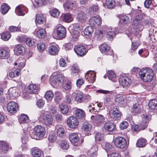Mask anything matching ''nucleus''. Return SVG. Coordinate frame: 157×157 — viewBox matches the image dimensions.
Returning <instances> with one entry per match:
<instances>
[{
    "label": "nucleus",
    "mask_w": 157,
    "mask_h": 157,
    "mask_svg": "<svg viewBox=\"0 0 157 157\" xmlns=\"http://www.w3.org/2000/svg\"><path fill=\"white\" fill-rule=\"evenodd\" d=\"M140 77L143 81L149 82L153 78L154 73L153 70L149 68H143L139 72Z\"/></svg>",
    "instance_id": "obj_1"
},
{
    "label": "nucleus",
    "mask_w": 157,
    "mask_h": 157,
    "mask_svg": "<svg viewBox=\"0 0 157 157\" xmlns=\"http://www.w3.org/2000/svg\"><path fill=\"white\" fill-rule=\"evenodd\" d=\"M39 118L42 119L44 124L47 126H51L53 124V117L47 111H41Z\"/></svg>",
    "instance_id": "obj_2"
},
{
    "label": "nucleus",
    "mask_w": 157,
    "mask_h": 157,
    "mask_svg": "<svg viewBox=\"0 0 157 157\" xmlns=\"http://www.w3.org/2000/svg\"><path fill=\"white\" fill-rule=\"evenodd\" d=\"M68 29L71 35L72 41H75L77 40L80 35L79 26L78 25H71Z\"/></svg>",
    "instance_id": "obj_3"
},
{
    "label": "nucleus",
    "mask_w": 157,
    "mask_h": 157,
    "mask_svg": "<svg viewBox=\"0 0 157 157\" xmlns=\"http://www.w3.org/2000/svg\"><path fill=\"white\" fill-rule=\"evenodd\" d=\"M62 75L60 74H56L51 76L50 77V82L52 86H57L63 82Z\"/></svg>",
    "instance_id": "obj_4"
},
{
    "label": "nucleus",
    "mask_w": 157,
    "mask_h": 157,
    "mask_svg": "<svg viewBox=\"0 0 157 157\" xmlns=\"http://www.w3.org/2000/svg\"><path fill=\"white\" fill-rule=\"evenodd\" d=\"M106 32V37L108 40H112L117 34L116 28H112L110 27H106L105 28Z\"/></svg>",
    "instance_id": "obj_5"
},
{
    "label": "nucleus",
    "mask_w": 157,
    "mask_h": 157,
    "mask_svg": "<svg viewBox=\"0 0 157 157\" xmlns=\"http://www.w3.org/2000/svg\"><path fill=\"white\" fill-rule=\"evenodd\" d=\"M114 142L115 145L117 147L121 149L124 148L127 144L125 139L121 136L117 137L114 140Z\"/></svg>",
    "instance_id": "obj_6"
},
{
    "label": "nucleus",
    "mask_w": 157,
    "mask_h": 157,
    "mask_svg": "<svg viewBox=\"0 0 157 157\" xmlns=\"http://www.w3.org/2000/svg\"><path fill=\"white\" fill-rule=\"evenodd\" d=\"M143 18L141 15H138L135 17L132 23L133 25L136 29L141 30L143 28L142 22Z\"/></svg>",
    "instance_id": "obj_7"
},
{
    "label": "nucleus",
    "mask_w": 157,
    "mask_h": 157,
    "mask_svg": "<svg viewBox=\"0 0 157 157\" xmlns=\"http://www.w3.org/2000/svg\"><path fill=\"white\" fill-rule=\"evenodd\" d=\"M34 132L35 135L39 137H42L45 134V129L43 126L38 125L34 128Z\"/></svg>",
    "instance_id": "obj_8"
},
{
    "label": "nucleus",
    "mask_w": 157,
    "mask_h": 157,
    "mask_svg": "<svg viewBox=\"0 0 157 157\" xmlns=\"http://www.w3.org/2000/svg\"><path fill=\"white\" fill-rule=\"evenodd\" d=\"M121 113L117 108H114L109 112V116L114 120L119 119L121 118Z\"/></svg>",
    "instance_id": "obj_9"
},
{
    "label": "nucleus",
    "mask_w": 157,
    "mask_h": 157,
    "mask_svg": "<svg viewBox=\"0 0 157 157\" xmlns=\"http://www.w3.org/2000/svg\"><path fill=\"white\" fill-rule=\"evenodd\" d=\"M78 123V119L75 117H70L67 120V125L71 128H76L77 127Z\"/></svg>",
    "instance_id": "obj_10"
},
{
    "label": "nucleus",
    "mask_w": 157,
    "mask_h": 157,
    "mask_svg": "<svg viewBox=\"0 0 157 157\" xmlns=\"http://www.w3.org/2000/svg\"><path fill=\"white\" fill-rule=\"evenodd\" d=\"M85 78L87 81L90 83H93L95 80L96 73L94 71H89L86 74Z\"/></svg>",
    "instance_id": "obj_11"
},
{
    "label": "nucleus",
    "mask_w": 157,
    "mask_h": 157,
    "mask_svg": "<svg viewBox=\"0 0 157 157\" xmlns=\"http://www.w3.org/2000/svg\"><path fill=\"white\" fill-rule=\"evenodd\" d=\"M89 22L90 25L97 27L101 25V20L99 16H94L89 20Z\"/></svg>",
    "instance_id": "obj_12"
},
{
    "label": "nucleus",
    "mask_w": 157,
    "mask_h": 157,
    "mask_svg": "<svg viewBox=\"0 0 157 157\" xmlns=\"http://www.w3.org/2000/svg\"><path fill=\"white\" fill-rule=\"evenodd\" d=\"M7 109L8 111L11 113H15L18 109V105L16 102L11 101L7 104Z\"/></svg>",
    "instance_id": "obj_13"
},
{
    "label": "nucleus",
    "mask_w": 157,
    "mask_h": 157,
    "mask_svg": "<svg viewBox=\"0 0 157 157\" xmlns=\"http://www.w3.org/2000/svg\"><path fill=\"white\" fill-rule=\"evenodd\" d=\"M119 82L123 87L129 86L132 82L131 79L125 76H121L119 79Z\"/></svg>",
    "instance_id": "obj_14"
},
{
    "label": "nucleus",
    "mask_w": 157,
    "mask_h": 157,
    "mask_svg": "<svg viewBox=\"0 0 157 157\" xmlns=\"http://www.w3.org/2000/svg\"><path fill=\"white\" fill-rule=\"evenodd\" d=\"M27 8L22 5L18 6L15 9V13L18 15L24 16L28 11Z\"/></svg>",
    "instance_id": "obj_15"
},
{
    "label": "nucleus",
    "mask_w": 157,
    "mask_h": 157,
    "mask_svg": "<svg viewBox=\"0 0 157 157\" xmlns=\"http://www.w3.org/2000/svg\"><path fill=\"white\" fill-rule=\"evenodd\" d=\"M57 36L59 39H62L65 37L66 35V30L63 26H59L57 29Z\"/></svg>",
    "instance_id": "obj_16"
},
{
    "label": "nucleus",
    "mask_w": 157,
    "mask_h": 157,
    "mask_svg": "<svg viewBox=\"0 0 157 157\" xmlns=\"http://www.w3.org/2000/svg\"><path fill=\"white\" fill-rule=\"evenodd\" d=\"M115 101L121 106H124L126 103L125 97L122 94H117L115 98Z\"/></svg>",
    "instance_id": "obj_17"
},
{
    "label": "nucleus",
    "mask_w": 157,
    "mask_h": 157,
    "mask_svg": "<svg viewBox=\"0 0 157 157\" xmlns=\"http://www.w3.org/2000/svg\"><path fill=\"white\" fill-rule=\"evenodd\" d=\"M77 19L79 22L81 23H84L87 19V14L84 12L80 11L78 13Z\"/></svg>",
    "instance_id": "obj_18"
},
{
    "label": "nucleus",
    "mask_w": 157,
    "mask_h": 157,
    "mask_svg": "<svg viewBox=\"0 0 157 157\" xmlns=\"http://www.w3.org/2000/svg\"><path fill=\"white\" fill-rule=\"evenodd\" d=\"M91 119L94 122L99 124L103 123L105 120V117L101 114L97 115L95 116H92Z\"/></svg>",
    "instance_id": "obj_19"
},
{
    "label": "nucleus",
    "mask_w": 157,
    "mask_h": 157,
    "mask_svg": "<svg viewBox=\"0 0 157 157\" xmlns=\"http://www.w3.org/2000/svg\"><path fill=\"white\" fill-rule=\"evenodd\" d=\"M76 5V3L75 2L68 0L65 3H63V6L65 10L69 11L71 10Z\"/></svg>",
    "instance_id": "obj_20"
},
{
    "label": "nucleus",
    "mask_w": 157,
    "mask_h": 157,
    "mask_svg": "<svg viewBox=\"0 0 157 157\" xmlns=\"http://www.w3.org/2000/svg\"><path fill=\"white\" fill-rule=\"evenodd\" d=\"M75 51L77 55L81 56H84L86 53V48L82 45L77 46Z\"/></svg>",
    "instance_id": "obj_21"
},
{
    "label": "nucleus",
    "mask_w": 157,
    "mask_h": 157,
    "mask_svg": "<svg viewBox=\"0 0 157 157\" xmlns=\"http://www.w3.org/2000/svg\"><path fill=\"white\" fill-rule=\"evenodd\" d=\"M46 19L42 14H37L36 16L35 22L37 24L41 25L46 22Z\"/></svg>",
    "instance_id": "obj_22"
},
{
    "label": "nucleus",
    "mask_w": 157,
    "mask_h": 157,
    "mask_svg": "<svg viewBox=\"0 0 157 157\" xmlns=\"http://www.w3.org/2000/svg\"><path fill=\"white\" fill-rule=\"evenodd\" d=\"M14 51L17 55L23 54L25 53V49L24 47L21 44H17L15 45Z\"/></svg>",
    "instance_id": "obj_23"
},
{
    "label": "nucleus",
    "mask_w": 157,
    "mask_h": 157,
    "mask_svg": "<svg viewBox=\"0 0 157 157\" xmlns=\"http://www.w3.org/2000/svg\"><path fill=\"white\" fill-rule=\"evenodd\" d=\"M69 139L71 142L75 145H78V142L79 140V137L78 135L75 133H71L70 135Z\"/></svg>",
    "instance_id": "obj_24"
},
{
    "label": "nucleus",
    "mask_w": 157,
    "mask_h": 157,
    "mask_svg": "<svg viewBox=\"0 0 157 157\" xmlns=\"http://www.w3.org/2000/svg\"><path fill=\"white\" fill-rule=\"evenodd\" d=\"M75 100L78 103L84 102V98L83 93L81 92H78L76 94L75 98Z\"/></svg>",
    "instance_id": "obj_25"
},
{
    "label": "nucleus",
    "mask_w": 157,
    "mask_h": 157,
    "mask_svg": "<svg viewBox=\"0 0 157 157\" xmlns=\"http://www.w3.org/2000/svg\"><path fill=\"white\" fill-rule=\"evenodd\" d=\"M9 148L8 144L4 141H0V151L1 152L6 153Z\"/></svg>",
    "instance_id": "obj_26"
},
{
    "label": "nucleus",
    "mask_w": 157,
    "mask_h": 157,
    "mask_svg": "<svg viewBox=\"0 0 157 157\" xmlns=\"http://www.w3.org/2000/svg\"><path fill=\"white\" fill-rule=\"evenodd\" d=\"M115 126L112 122L108 121L105 123L104 125V128L105 130L109 132L113 131L115 128Z\"/></svg>",
    "instance_id": "obj_27"
},
{
    "label": "nucleus",
    "mask_w": 157,
    "mask_h": 157,
    "mask_svg": "<svg viewBox=\"0 0 157 157\" xmlns=\"http://www.w3.org/2000/svg\"><path fill=\"white\" fill-rule=\"evenodd\" d=\"M15 88H10L8 92L7 98L10 99H14L16 96H17Z\"/></svg>",
    "instance_id": "obj_28"
},
{
    "label": "nucleus",
    "mask_w": 157,
    "mask_h": 157,
    "mask_svg": "<svg viewBox=\"0 0 157 157\" xmlns=\"http://www.w3.org/2000/svg\"><path fill=\"white\" fill-rule=\"evenodd\" d=\"M58 50L56 46L55 45H50L48 49V52L52 55H55L58 53Z\"/></svg>",
    "instance_id": "obj_29"
},
{
    "label": "nucleus",
    "mask_w": 157,
    "mask_h": 157,
    "mask_svg": "<svg viewBox=\"0 0 157 157\" xmlns=\"http://www.w3.org/2000/svg\"><path fill=\"white\" fill-rule=\"evenodd\" d=\"M31 153L33 157H40L42 151L38 148H33L31 150Z\"/></svg>",
    "instance_id": "obj_30"
},
{
    "label": "nucleus",
    "mask_w": 157,
    "mask_h": 157,
    "mask_svg": "<svg viewBox=\"0 0 157 157\" xmlns=\"http://www.w3.org/2000/svg\"><path fill=\"white\" fill-rule=\"evenodd\" d=\"M9 53V52L8 49L3 48L0 49V58L4 59L8 57Z\"/></svg>",
    "instance_id": "obj_31"
},
{
    "label": "nucleus",
    "mask_w": 157,
    "mask_h": 157,
    "mask_svg": "<svg viewBox=\"0 0 157 157\" xmlns=\"http://www.w3.org/2000/svg\"><path fill=\"white\" fill-rule=\"evenodd\" d=\"M62 17L63 21L66 22H70L73 20L72 15L68 13L62 14Z\"/></svg>",
    "instance_id": "obj_32"
},
{
    "label": "nucleus",
    "mask_w": 157,
    "mask_h": 157,
    "mask_svg": "<svg viewBox=\"0 0 157 157\" xmlns=\"http://www.w3.org/2000/svg\"><path fill=\"white\" fill-rule=\"evenodd\" d=\"M103 148L106 151L107 154L112 151L113 149V146L109 143L105 142L102 144Z\"/></svg>",
    "instance_id": "obj_33"
},
{
    "label": "nucleus",
    "mask_w": 157,
    "mask_h": 157,
    "mask_svg": "<svg viewBox=\"0 0 157 157\" xmlns=\"http://www.w3.org/2000/svg\"><path fill=\"white\" fill-rule=\"evenodd\" d=\"M28 91L31 94H36L37 92L38 87L34 84H30L28 87Z\"/></svg>",
    "instance_id": "obj_34"
},
{
    "label": "nucleus",
    "mask_w": 157,
    "mask_h": 157,
    "mask_svg": "<svg viewBox=\"0 0 157 157\" xmlns=\"http://www.w3.org/2000/svg\"><path fill=\"white\" fill-rule=\"evenodd\" d=\"M10 9V7L6 3H4L1 6V12L3 15L5 14Z\"/></svg>",
    "instance_id": "obj_35"
},
{
    "label": "nucleus",
    "mask_w": 157,
    "mask_h": 157,
    "mask_svg": "<svg viewBox=\"0 0 157 157\" xmlns=\"http://www.w3.org/2000/svg\"><path fill=\"white\" fill-rule=\"evenodd\" d=\"M109 79L114 82L117 81L116 76L114 72L112 71H109L107 73Z\"/></svg>",
    "instance_id": "obj_36"
},
{
    "label": "nucleus",
    "mask_w": 157,
    "mask_h": 157,
    "mask_svg": "<svg viewBox=\"0 0 157 157\" xmlns=\"http://www.w3.org/2000/svg\"><path fill=\"white\" fill-rule=\"evenodd\" d=\"M19 121L21 124L22 123H27L29 122V120L28 117L27 115L22 114L20 117Z\"/></svg>",
    "instance_id": "obj_37"
},
{
    "label": "nucleus",
    "mask_w": 157,
    "mask_h": 157,
    "mask_svg": "<svg viewBox=\"0 0 157 157\" xmlns=\"http://www.w3.org/2000/svg\"><path fill=\"white\" fill-rule=\"evenodd\" d=\"M120 21L123 25H125L130 22L129 17L126 15L121 16L120 17Z\"/></svg>",
    "instance_id": "obj_38"
},
{
    "label": "nucleus",
    "mask_w": 157,
    "mask_h": 157,
    "mask_svg": "<svg viewBox=\"0 0 157 157\" xmlns=\"http://www.w3.org/2000/svg\"><path fill=\"white\" fill-rule=\"evenodd\" d=\"M132 112L135 113H138L140 112L141 108L140 105L135 104L133 105L132 108Z\"/></svg>",
    "instance_id": "obj_39"
},
{
    "label": "nucleus",
    "mask_w": 157,
    "mask_h": 157,
    "mask_svg": "<svg viewBox=\"0 0 157 157\" xmlns=\"http://www.w3.org/2000/svg\"><path fill=\"white\" fill-rule=\"evenodd\" d=\"M56 134L60 138H64L65 136L64 129L62 127L59 128L57 130Z\"/></svg>",
    "instance_id": "obj_40"
},
{
    "label": "nucleus",
    "mask_w": 157,
    "mask_h": 157,
    "mask_svg": "<svg viewBox=\"0 0 157 157\" xmlns=\"http://www.w3.org/2000/svg\"><path fill=\"white\" fill-rule=\"evenodd\" d=\"M147 140L144 138L139 139L136 143V146L137 147H144L146 145Z\"/></svg>",
    "instance_id": "obj_41"
},
{
    "label": "nucleus",
    "mask_w": 157,
    "mask_h": 157,
    "mask_svg": "<svg viewBox=\"0 0 157 157\" xmlns=\"http://www.w3.org/2000/svg\"><path fill=\"white\" fill-rule=\"evenodd\" d=\"M149 107L152 109H157V99H153L150 101L148 104Z\"/></svg>",
    "instance_id": "obj_42"
},
{
    "label": "nucleus",
    "mask_w": 157,
    "mask_h": 157,
    "mask_svg": "<svg viewBox=\"0 0 157 157\" xmlns=\"http://www.w3.org/2000/svg\"><path fill=\"white\" fill-rule=\"evenodd\" d=\"M59 107L61 112L63 114H67L69 111V108L67 105L63 103L59 105Z\"/></svg>",
    "instance_id": "obj_43"
},
{
    "label": "nucleus",
    "mask_w": 157,
    "mask_h": 157,
    "mask_svg": "<svg viewBox=\"0 0 157 157\" xmlns=\"http://www.w3.org/2000/svg\"><path fill=\"white\" fill-rule=\"evenodd\" d=\"M100 50L102 53L107 52L110 49V47L106 44H103L99 46Z\"/></svg>",
    "instance_id": "obj_44"
},
{
    "label": "nucleus",
    "mask_w": 157,
    "mask_h": 157,
    "mask_svg": "<svg viewBox=\"0 0 157 157\" xmlns=\"http://www.w3.org/2000/svg\"><path fill=\"white\" fill-rule=\"evenodd\" d=\"M76 116L79 118H81L85 116V113L82 109H78L75 112Z\"/></svg>",
    "instance_id": "obj_45"
},
{
    "label": "nucleus",
    "mask_w": 157,
    "mask_h": 157,
    "mask_svg": "<svg viewBox=\"0 0 157 157\" xmlns=\"http://www.w3.org/2000/svg\"><path fill=\"white\" fill-rule=\"evenodd\" d=\"M92 126L91 124L87 122L84 123L82 127V129L85 131H90L91 130Z\"/></svg>",
    "instance_id": "obj_46"
},
{
    "label": "nucleus",
    "mask_w": 157,
    "mask_h": 157,
    "mask_svg": "<svg viewBox=\"0 0 157 157\" xmlns=\"http://www.w3.org/2000/svg\"><path fill=\"white\" fill-rule=\"evenodd\" d=\"M11 35L8 32H5L1 34V38L4 40H7L10 37Z\"/></svg>",
    "instance_id": "obj_47"
},
{
    "label": "nucleus",
    "mask_w": 157,
    "mask_h": 157,
    "mask_svg": "<svg viewBox=\"0 0 157 157\" xmlns=\"http://www.w3.org/2000/svg\"><path fill=\"white\" fill-rule=\"evenodd\" d=\"M53 96V93L50 91H47L45 94V98L48 101L52 100Z\"/></svg>",
    "instance_id": "obj_48"
},
{
    "label": "nucleus",
    "mask_w": 157,
    "mask_h": 157,
    "mask_svg": "<svg viewBox=\"0 0 157 157\" xmlns=\"http://www.w3.org/2000/svg\"><path fill=\"white\" fill-rule=\"evenodd\" d=\"M20 74V70L19 69H16L10 72L9 75L11 78H13L16 76H18Z\"/></svg>",
    "instance_id": "obj_49"
},
{
    "label": "nucleus",
    "mask_w": 157,
    "mask_h": 157,
    "mask_svg": "<svg viewBox=\"0 0 157 157\" xmlns=\"http://www.w3.org/2000/svg\"><path fill=\"white\" fill-rule=\"evenodd\" d=\"M94 29L93 26H89L86 27L84 30V34L87 35H89L94 32Z\"/></svg>",
    "instance_id": "obj_50"
},
{
    "label": "nucleus",
    "mask_w": 157,
    "mask_h": 157,
    "mask_svg": "<svg viewBox=\"0 0 157 157\" xmlns=\"http://www.w3.org/2000/svg\"><path fill=\"white\" fill-rule=\"evenodd\" d=\"M46 33L45 30L43 29H39L36 32V35L39 38H41L44 36Z\"/></svg>",
    "instance_id": "obj_51"
},
{
    "label": "nucleus",
    "mask_w": 157,
    "mask_h": 157,
    "mask_svg": "<svg viewBox=\"0 0 157 157\" xmlns=\"http://www.w3.org/2000/svg\"><path fill=\"white\" fill-rule=\"evenodd\" d=\"M106 4L108 8L112 9L115 6V2L114 0H106Z\"/></svg>",
    "instance_id": "obj_52"
},
{
    "label": "nucleus",
    "mask_w": 157,
    "mask_h": 157,
    "mask_svg": "<svg viewBox=\"0 0 157 157\" xmlns=\"http://www.w3.org/2000/svg\"><path fill=\"white\" fill-rule=\"evenodd\" d=\"M36 5L38 6H41L42 5H45L48 2V0H35Z\"/></svg>",
    "instance_id": "obj_53"
},
{
    "label": "nucleus",
    "mask_w": 157,
    "mask_h": 157,
    "mask_svg": "<svg viewBox=\"0 0 157 157\" xmlns=\"http://www.w3.org/2000/svg\"><path fill=\"white\" fill-rule=\"evenodd\" d=\"M9 30L11 32H15L17 31H21V25H18L17 27L11 26L9 27Z\"/></svg>",
    "instance_id": "obj_54"
},
{
    "label": "nucleus",
    "mask_w": 157,
    "mask_h": 157,
    "mask_svg": "<svg viewBox=\"0 0 157 157\" xmlns=\"http://www.w3.org/2000/svg\"><path fill=\"white\" fill-rule=\"evenodd\" d=\"M71 72L74 73H77L79 72V70L78 65L74 64L71 66Z\"/></svg>",
    "instance_id": "obj_55"
},
{
    "label": "nucleus",
    "mask_w": 157,
    "mask_h": 157,
    "mask_svg": "<svg viewBox=\"0 0 157 157\" xmlns=\"http://www.w3.org/2000/svg\"><path fill=\"white\" fill-rule=\"evenodd\" d=\"M37 48L40 52H42L45 49V45L43 43H39L37 45Z\"/></svg>",
    "instance_id": "obj_56"
},
{
    "label": "nucleus",
    "mask_w": 157,
    "mask_h": 157,
    "mask_svg": "<svg viewBox=\"0 0 157 157\" xmlns=\"http://www.w3.org/2000/svg\"><path fill=\"white\" fill-rule=\"evenodd\" d=\"M35 40L34 39L28 38L25 41L26 44L29 46H32L33 45L35 42Z\"/></svg>",
    "instance_id": "obj_57"
},
{
    "label": "nucleus",
    "mask_w": 157,
    "mask_h": 157,
    "mask_svg": "<svg viewBox=\"0 0 157 157\" xmlns=\"http://www.w3.org/2000/svg\"><path fill=\"white\" fill-rule=\"evenodd\" d=\"M142 121L148 124L150 120V117L147 114H143L142 116Z\"/></svg>",
    "instance_id": "obj_58"
},
{
    "label": "nucleus",
    "mask_w": 157,
    "mask_h": 157,
    "mask_svg": "<svg viewBox=\"0 0 157 157\" xmlns=\"http://www.w3.org/2000/svg\"><path fill=\"white\" fill-rule=\"evenodd\" d=\"M95 138L96 141H101L103 140L104 135L101 133H97Z\"/></svg>",
    "instance_id": "obj_59"
},
{
    "label": "nucleus",
    "mask_w": 157,
    "mask_h": 157,
    "mask_svg": "<svg viewBox=\"0 0 157 157\" xmlns=\"http://www.w3.org/2000/svg\"><path fill=\"white\" fill-rule=\"evenodd\" d=\"M98 146L97 144L93 146L90 147V151L92 152V154L96 155L98 150Z\"/></svg>",
    "instance_id": "obj_60"
},
{
    "label": "nucleus",
    "mask_w": 157,
    "mask_h": 157,
    "mask_svg": "<svg viewBox=\"0 0 157 157\" xmlns=\"http://www.w3.org/2000/svg\"><path fill=\"white\" fill-rule=\"evenodd\" d=\"M57 138V137L56 134L52 133L50 134L48 137V140L51 142H54L55 141Z\"/></svg>",
    "instance_id": "obj_61"
},
{
    "label": "nucleus",
    "mask_w": 157,
    "mask_h": 157,
    "mask_svg": "<svg viewBox=\"0 0 157 157\" xmlns=\"http://www.w3.org/2000/svg\"><path fill=\"white\" fill-rule=\"evenodd\" d=\"M128 125V124L127 122L123 121L120 124L119 127L121 129L123 130L127 128Z\"/></svg>",
    "instance_id": "obj_62"
},
{
    "label": "nucleus",
    "mask_w": 157,
    "mask_h": 157,
    "mask_svg": "<svg viewBox=\"0 0 157 157\" xmlns=\"http://www.w3.org/2000/svg\"><path fill=\"white\" fill-rule=\"evenodd\" d=\"M56 96L55 98V101L56 102L58 103L61 100L62 95L60 93L58 92H56Z\"/></svg>",
    "instance_id": "obj_63"
},
{
    "label": "nucleus",
    "mask_w": 157,
    "mask_h": 157,
    "mask_svg": "<svg viewBox=\"0 0 157 157\" xmlns=\"http://www.w3.org/2000/svg\"><path fill=\"white\" fill-rule=\"evenodd\" d=\"M60 12L59 10L56 9H54L51 12V14L53 17H57L59 15Z\"/></svg>",
    "instance_id": "obj_64"
}]
</instances>
